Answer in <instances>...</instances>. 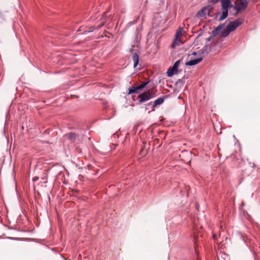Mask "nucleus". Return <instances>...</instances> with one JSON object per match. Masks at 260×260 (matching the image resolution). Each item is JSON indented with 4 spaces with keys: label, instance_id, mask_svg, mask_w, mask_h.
<instances>
[{
    "label": "nucleus",
    "instance_id": "nucleus-1",
    "mask_svg": "<svg viewBox=\"0 0 260 260\" xmlns=\"http://www.w3.org/2000/svg\"><path fill=\"white\" fill-rule=\"evenodd\" d=\"M243 22L244 19L243 18H238L234 21L231 22L227 26L226 29L222 32V36L223 37L227 36L231 32L235 30L239 26L241 25Z\"/></svg>",
    "mask_w": 260,
    "mask_h": 260
},
{
    "label": "nucleus",
    "instance_id": "nucleus-2",
    "mask_svg": "<svg viewBox=\"0 0 260 260\" xmlns=\"http://www.w3.org/2000/svg\"><path fill=\"white\" fill-rule=\"evenodd\" d=\"M155 93L153 91V89H149L146 92L142 93L138 95V98L140 99L139 103H142L145 102L155 96Z\"/></svg>",
    "mask_w": 260,
    "mask_h": 260
},
{
    "label": "nucleus",
    "instance_id": "nucleus-3",
    "mask_svg": "<svg viewBox=\"0 0 260 260\" xmlns=\"http://www.w3.org/2000/svg\"><path fill=\"white\" fill-rule=\"evenodd\" d=\"M247 0H236L235 2V8L238 12L244 10L247 6Z\"/></svg>",
    "mask_w": 260,
    "mask_h": 260
},
{
    "label": "nucleus",
    "instance_id": "nucleus-4",
    "mask_svg": "<svg viewBox=\"0 0 260 260\" xmlns=\"http://www.w3.org/2000/svg\"><path fill=\"white\" fill-rule=\"evenodd\" d=\"M180 63V60L176 61L172 67L169 69L167 71V75L169 77H172L173 75L177 73L178 68Z\"/></svg>",
    "mask_w": 260,
    "mask_h": 260
},
{
    "label": "nucleus",
    "instance_id": "nucleus-5",
    "mask_svg": "<svg viewBox=\"0 0 260 260\" xmlns=\"http://www.w3.org/2000/svg\"><path fill=\"white\" fill-rule=\"evenodd\" d=\"M149 81L147 82H143L141 85L135 86V87H132L131 88L128 89V94H132L136 92L138 90L142 89L144 88L149 83Z\"/></svg>",
    "mask_w": 260,
    "mask_h": 260
},
{
    "label": "nucleus",
    "instance_id": "nucleus-6",
    "mask_svg": "<svg viewBox=\"0 0 260 260\" xmlns=\"http://www.w3.org/2000/svg\"><path fill=\"white\" fill-rule=\"evenodd\" d=\"M209 10L207 8H204L202 10L199 11L197 13V16L200 18H206L207 15H209Z\"/></svg>",
    "mask_w": 260,
    "mask_h": 260
},
{
    "label": "nucleus",
    "instance_id": "nucleus-7",
    "mask_svg": "<svg viewBox=\"0 0 260 260\" xmlns=\"http://www.w3.org/2000/svg\"><path fill=\"white\" fill-rule=\"evenodd\" d=\"M203 60L202 57H199L197 59H191L185 63L186 66H191L196 65L200 62Z\"/></svg>",
    "mask_w": 260,
    "mask_h": 260
},
{
    "label": "nucleus",
    "instance_id": "nucleus-8",
    "mask_svg": "<svg viewBox=\"0 0 260 260\" xmlns=\"http://www.w3.org/2000/svg\"><path fill=\"white\" fill-rule=\"evenodd\" d=\"M183 43V41H182L181 38H176L174 40L172 44V47L175 48L176 46H179Z\"/></svg>",
    "mask_w": 260,
    "mask_h": 260
},
{
    "label": "nucleus",
    "instance_id": "nucleus-9",
    "mask_svg": "<svg viewBox=\"0 0 260 260\" xmlns=\"http://www.w3.org/2000/svg\"><path fill=\"white\" fill-rule=\"evenodd\" d=\"M132 59L134 61V68H135L137 66L139 61V56L137 53H134L132 54Z\"/></svg>",
    "mask_w": 260,
    "mask_h": 260
},
{
    "label": "nucleus",
    "instance_id": "nucleus-10",
    "mask_svg": "<svg viewBox=\"0 0 260 260\" xmlns=\"http://www.w3.org/2000/svg\"><path fill=\"white\" fill-rule=\"evenodd\" d=\"M164 101V99L162 98H159L157 99V100H156L153 103V105L152 106L153 107L152 110L153 111L154 110V108L155 107L157 106V105H159L162 104Z\"/></svg>",
    "mask_w": 260,
    "mask_h": 260
},
{
    "label": "nucleus",
    "instance_id": "nucleus-11",
    "mask_svg": "<svg viewBox=\"0 0 260 260\" xmlns=\"http://www.w3.org/2000/svg\"><path fill=\"white\" fill-rule=\"evenodd\" d=\"M231 4V0H222L221 4L222 9H228Z\"/></svg>",
    "mask_w": 260,
    "mask_h": 260
},
{
    "label": "nucleus",
    "instance_id": "nucleus-12",
    "mask_svg": "<svg viewBox=\"0 0 260 260\" xmlns=\"http://www.w3.org/2000/svg\"><path fill=\"white\" fill-rule=\"evenodd\" d=\"M224 27V24L219 25L217 26L215 29L212 31V35L213 36H216L219 34V32L221 30L222 28Z\"/></svg>",
    "mask_w": 260,
    "mask_h": 260
},
{
    "label": "nucleus",
    "instance_id": "nucleus-13",
    "mask_svg": "<svg viewBox=\"0 0 260 260\" xmlns=\"http://www.w3.org/2000/svg\"><path fill=\"white\" fill-rule=\"evenodd\" d=\"M228 15V9H223V12L222 13V15L220 16L219 20H223L225 19Z\"/></svg>",
    "mask_w": 260,
    "mask_h": 260
},
{
    "label": "nucleus",
    "instance_id": "nucleus-14",
    "mask_svg": "<svg viewBox=\"0 0 260 260\" xmlns=\"http://www.w3.org/2000/svg\"><path fill=\"white\" fill-rule=\"evenodd\" d=\"M182 34L183 28L181 27H179L176 33L175 37L177 38H181V36H182Z\"/></svg>",
    "mask_w": 260,
    "mask_h": 260
},
{
    "label": "nucleus",
    "instance_id": "nucleus-15",
    "mask_svg": "<svg viewBox=\"0 0 260 260\" xmlns=\"http://www.w3.org/2000/svg\"><path fill=\"white\" fill-rule=\"evenodd\" d=\"M106 14H107V13H105L104 14V15H103V16L102 17V18H101V20L102 21V23L97 26V28H99L102 27L103 25H104V24L105 23V21H104V19H105V18L107 16Z\"/></svg>",
    "mask_w": 260,
    "mask_h": 260
},
{
    "label": "nucleus",
    "instance_id": "nucleus-16",
    "mask_svg": "<svg viewBox=\"0 0 260 260\" xmlns=\"http://www.w3.org/2000/svg\"><path fill=\"white\" fill-rule=\"evenodd\" d=\"M68 136L71 140H73L76 138V135L75 133H71L68 134Z\"/></svg>",
    "mask_w": 260,
    "mask_h": 260
},
{
    "label": "nucleus",
    "instance_id": "nucleus-17",
    "mask_svg": "<svg viewBox=\"0 0 260 260\" xmlns=\"http://www.w3.org/2000/svg\"><path fill=\"white\" fill-rule=\"evenodd\" d=\"M209 1L210 2V3H216L217 2H218V0H209Z\"/></svg>",
    "mask_w": 260,
    "mask_h": 260
},
{
    "label": "nucleus",
    "instance_id": "nucleus-18",
    "mask_svg": "<svg viewBox=\"0 0 260 260\" xmlns=\"http://www.w3.org/2000/svg\"><path fill=\"white\" fill-rule=\"evenodd\" d=\"M38 179H39V178H38V177H35V178L33 179V180H34V181H36V180H38Z\"/></svg>",
    "mask_w": 260,
    "mask_h": 260
},
{
    "label": "nucleus",
    "instance_id": "nucleus-19",
    "mask_svg": "<svg viewBox=\"0 0 260 260\" xmlns=\"http://www.w3.org/2000/svg\"><path fill=\"white\" fill-rule=\"evenodd\" d=\"M194 244L196 245V246H195V250H196V252H198L197 250V248H196V241L194 242Z\"/></svg>",
    "mask_w": 260,
    "mask_h": 260
},
{
    "label": "nucleus",
    "instance_id": "nucleus-20",
    "mask_svg": "<svg viewBox=\"0 0 260 260\" xmlns=\"http://www.w3.org/2000/svg\"><path fill=\"white\" fill-rule=\"evenodd\" d=\"M93 30V29H90V30H86L85 31H88V32H90V31H92Z\"/></svg>",
    "mask_w": 260,
    "mask_h": 260
},
{
    "label": "nucleus",
    "instance_id": "nucleus-21",
    "mask_svg": "<svg viewBox=\"0 0 260 260\" xmlns=\"http://www.w3.org/2000/svg\"><path fill=\"white\" fill-rule=\"evenodd\" d=\"M196 54H197V53H196V52H193V53H192V54H193V55H196Z\"/></svg>",
    "mask_w": 260,
    "mask_h": 260
},
{
    "label": "nucleus",
    "instance_id": "nucleus-22",
    "mask_svg": "<svg viewBox=\"0 0 260 260\" xmlns=\"http://www.w3.org/2000/svg\"><path fill=\"white\" fill-rule=\"evenodd\" d=\"M252 1L253 2H254L256 1V0H252Z\"/></svg>",
    "mask_w": 260,
    "mask_h": 260
},
{
    "label": "nucleus",
    "instance_id": "nucleus-23",
    "mask_svg": "<svg viewBox=\"0 0 260 260\" xmlns=\"http://www.w3.org/2000/svg\"><path fill=\"white\" fill-rule=\"evenodd\" d=\"M151 105V103H149V104L147 105V106H149V105Z\"/></svg>",
    "mask_w": 260,
    "mask_h": 260
},
{
    "label": "nucleus",
    "instance_id": "nucleus-24",
    "mask_svg": "<svg viewBox=\"0 0 260 260\" xmlns=\"http://www.w3.org/2000/svg\"><path fill=\"white\" fill-rule=\"evenodd\" d=\"M196 208H198V205H197Z\"/></svg>",
    "mask_w": 260,
    "mask_h": 260
}]
</instances>
